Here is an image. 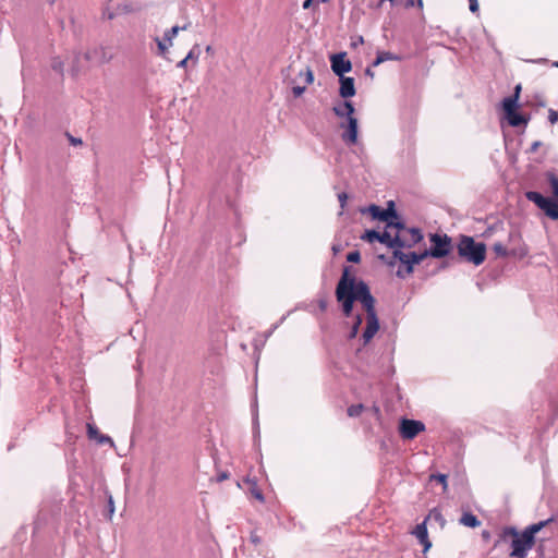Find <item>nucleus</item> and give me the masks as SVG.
<instances>
[{"label": "nucleus", "mask_w": 558, "mask_h": 558, "mask_svg": "<svg viewBox=\"0 0 558 558\" xmlns=\"http://www.w3.org/2000/svg\"><path fill=\"white\" fill-rule=\"evenodd\" d=\"M335 295L340 304L342 315H353L354 303L360 302L366 312V327L362 332L363 345L368 344L380 328L376 311V299L366 281L352 274L351 266H343L342 274L336 286Z\"/></svg>", "instance_id": "1"}, {"label": "nucleus", "mask_w": 558, "mask_h": 558, "mask_svg": "<svg viewBox=\"0 0 558 558\" xmlns=\"http://www.w3.org/2000/svg\"><path fill=\"white\" fill-rule=\"evenodd\" d=\"M554 521L555 518L550 517L527 525L523 531H519L513 525L504 526L498 534L495 546L500 543H508L511 548L509 557L525 558L535 545L536 534Z\"/></svg>", "instance_id": "2"}, {"label": "nucleus", "mask_w": 558, "mask_h": 558, "mask_svg": "<svg viewBox=\"0 0 558 558\" xmlns=\"http://www.w3.org/2000/svg\"><path fill=\"white\" fill-rule=\"evenodd\" d=\"M459 256L474 266H480L486 258V244L477 242L470 235H461L457 245Z\"/></svg>", "instance_id": "3"}, {"label": "nucleus", "mask_w": 558, "mask_h": 558, "mask_svg": "<svg viewBox=\"0 0 558 558\" xmlns=\"http://www.w3.org/2000/svg\"><path fill=\"white\" fill-rule=\"evenodd\" d=\"M403 248L404 247L397 246H393L392 248V258L400 263L396 276L401 279L413 274L414 267L426 258L424 251L404 253L402 251Z\"/></svg>", "instance_id": "4"}, {"label": "nucleus", "mask_w": 558, "mask_h": 558, "mask_svg": "<svg viewBox=\"0 0 558 558\" xmlns=\"http://www.w3.org/2000/svg\"><path fill=\"white\" fill-rule=\"evenodd\" d=\"M429 247L424 250L425 256L437 259L450 255L453 250L452 239L446 233H429Z\"/></svg>", "instance_id": "5"}, {"label": "nucleus", "mask_w": 558, "mask_h": 558, "mask_svg": "<svg viewBox=\"0 0 558 558\" xmlns=\"http://www.w3.org/2000/svg\"><path fill=\"white\" fill-rule=\"evenodd\" d=\"M525 197L532 202L550 220H558V198L551 199L538 191H526Z\"/></svg>", "instance_id": "6"}, {"label": "nucleus", "mask_w": 558, "mask_h": 558, "mask_svg": "<svg viewBox=\"0 0 558 558\" xmlns=\"http://www.w3.org/2000/svg\"><path fill=\"white\" fill-rule=\"evenodd\" d=\"M58 513L53 510L41 507L34 520L33 536L39 537L41 533L56 530Z\"/></svg>", "instance_id": "7"}, {"label": "nucleus", "mask_w": 558, "mask_h": 558, "mask_svg": "<svg viewBox=\"0 0 558 558\" xmlns=\"http://www.w3.org/2000/svg\"><path fill=\"white\" fill-rule=\"evenodd\" d=\"M361 239L368 243L378 242L390 250H392L393 246L399 244V238L392 235L391 231H388L385 228L383 232H379L376 229H366L364 233L361 235Z\"/></svg>", "instance_id": "8"}, {"label": "nucleus", "mask_w": 558, "mask_h": 558, "mask_svg": "<svg viewBox=\"0 0 558 558\" xmlns=\"http://www.w3.org/2000/svg\"><path fill=\"white\" fill-rule=\"evenodd\" d=\"M339 128L342 130L341 140L348 147L359 145L360 126L357 118H350L340 122Z\"/></svg>", "instance_id": "9"}, {"label": "nucleus", "mask_w": 558, "mask_h": 558, "mask_svg": "<svg viewBox=\"0 0 558 558\" xmlns=\"http://www.w3.org/2000/svg\"><path fill=\"white\" fill-rule=\"evenodd\" d=\"M386 214L388 215L386 216L385 229L388 231L396 230L395 234L404 232V230L407 229L405 221L402 218V216L398 213L396 208V203L393 201L387 202Z\"/></svg>", "instance_id": "10"}, {"label": "nucleus", "mask_w": 558, "mask_h": 558, "mask_svg": "<svg viewBox=\"0 0 558 558\" xmlns=\"http://www.w3.org/2000/svg\"><path fill=\"white\" fill-rule=\"evenodd\" d=\"M425 430V424L422 421L402 417L399 423L400 436L405 440L414 439L420 433Z\"/></svg>", "instance_id": "11"}, {"label": "nucleus", "mask_w": 558, "mask_h": 558, "mask_svg": "<svg viewBox=\"0 0 558 558\" xmlns=\"http://www.w3.org/2000/svg\"><path fill=\"white\" fill-rule=\"evenodd\" d=\"M331 71L335 75L343 76L352 71V62L348 59L347 52L332 53L329 57Z\"/></svg>", "instance_id": "12"}, {"label": "nucleus", "mask_w": 558, "mask_h": 558, "mask_svg": "<svg viewBox=\"0 0 558 558\" xmlns=\"http://www.w3.org/2000/svg\"><path fill=\"white\" fill-rule=\"evenodd\" d=\"M395 236L399 238V244L396 246L407 248H411L424 239L422 230L416 227H407L404 232L395 234Z\"/></svg>", "instance_id": "13"}, {"label": "nucleus", "mask_w": 558, "mask_h": 558, "mask_svg": "<svg viewBox=\"0 0 558 558\" xmlns=\"http://www.w3.org/2000/svg\"><path fill=\"white\" fill-rule=\"evenodd\" d=\"M332 111L335 116L338 118L349 120L350 118H356L355 114V107L353 101L350 99H343V101L338 102L333 106Z\"/></svg>", "instance_id": "14"}, {"label": "nucleus", "mask_w": 558, "mask_h": 558, "mask_svg": "<svg viewBox=\"0 0 558 558\" xmlns=\"http://www.w3.org/2000/svg\"><path fill=\"white\" fill-rule=\"evenodd\" d=\"M339 96L342 99H350L356 94L355 81L351 76H339Z\"/></svg>", "instance_id": "15"}, {"label": "nucleus", "mask_w": 558, "mask_h": 558, "mask_svg": "<svg viewBox=\"0 0 558 558\" xmlns=\"http://www.w3.org/2000/svg\"><path fill=\"white\" fill-rule=\"evenodd\" d=\"M412 534L417 538L418 543L423 546V553H426L432 547V542L428 538L427 522L424 520L416 524Z\"/></svg>", "instance_id": "16"}, {"label": "nucleus", "mask_w": 558, "mask_h": 558, "mask_svg": "<svg viewBox=\"0 0 558 558\" xmlns=\"http://www.w3.org/2000/svg\"><path fill=\"white\" fill-rule=\"evenodd\" d=\"M84 59L88 62H97V63H106L111 57H107L102 47H95L93 49L87 50L83 54Z\"/></svg>", "instance_id": "17"}, {"label": "nucleus", "mask_w": 558, "mask_h": 558, "mask_svg": "<svg viewBox=\"0 0 558 558\" xmlns=\"http://www.w3.org/2000/svg\"><path fill=\"white\" fill-rule=\"evenodd\" d=\"M362 214L367 213L373 220H377L379 222H386L387 207L383 208L379 205L371 204L366 208L361 209Z\"/></svg>", "instance_id": "18"}, {"label": "nucleus", "mask_w": 558, "mask_h": 558, "mask_svg": "<svg viewBox=\"0 0 558 558\" xmlns=\"http://www.w3.org/2000/svg\"><path fill=\"white\" fill-rule=\"evenodd\" d=\"M509 125L513 128H519L521 125H526L530 121V116H525L521 112L513 111L505 116Z\"/></svg>", "instance_id": "19"}, {"label": "nucleus", "mask_w": 558, "mask_h": 558, "mask_svg": "<svg viewBox=\"0 0 558 558\" xmlns=\"http://www.w3.org/2000/svg\"><path fill=\"white\" fill-rule=\"evenodd\" d=\"M424 521L429 523L430 525L437 524L440 529H444V526L446 525V519L444 518L440 509L437 507L429 510Z\"/></svg>", "instance_id": "20"}, {"label": "nucleus", "mask_w": 558, "mask_h": 558, "mask_svg": "<svg viewBox=\"0 0 558 558\" xmlns=\"http://www.w3.org/2000/svg\"><path fill=\"white\" fill-rule=\"evenodd\" d=\"M459 523L464 526L475 529L478 527L482 522L473 512L464 511L459 519Z\"/></svg>", "instance_id": "21"}, {"label": "nucleus", "mask_w": 558, "mask_h": 558, "mask_svg": "<svg viewBox=\"0 0 558 558\" xmlns=\"http://www.w3.org/2000/svg\"><path fill=\"white\" fill-rule=\"evenodd\" d=\"M501 107L505 116L517 111L520 107L519 99H517V96H507L501 100Z\"/></svg>", "instance_id": "22"}, {"label": "nucleus", "mask_w": 558, "mask_h": 558, "mask_svg": "<svg viewBox=\"0 0 558 558\" xmlns=\"http://www.w3.org/2000/svg\"><path fill=\"white\" fill-rule=\"evenodd\" d=\"M546 181L549 185L550 192H551V199L558 198V174H556L554 171H546L545 172Z\"/></svg>", "instance_id": "23"}, {"label": "nucleus", "mask_w": 558, "mask_h": 558, "mask_svg": "<svg viewBox=\"0 0 558 558\" xmlns=\"http://www.w3.org/2000/svg\"><path fill=\"white\" fill-rule=\"evenodd\" d=\"M401 59H402L401 56L395 54V53H392L390 51H385V50L384 51H377L376 57H375V59L372 62V66H378L379 64H381L385 61L401 60Z\"/></svg>", "instance_id": "24"}, {"label": "nucleus", "mask_w": 558, "mask_h": 558, "mask_svg": "<svg viewBox=\"0 0 558 558\" xmlns=\"http://www.w3.org/2000/svg\"><path fill=\"white\" fill-rule=\"evenodd\" d=\"M351 317H353V323H352L351 329L348 333L349 340H352L357 336L361 325L363 323V316L359 313L355 315H352Z\"/></svg>", "instance_id": "25"}, {"label": "nucleus", "mask_w": 558, "mask_h": 558, "mask_svg": "<svg viewBox=\"0 0 558 558\" xmlns=\"http://www.w3.org/2000/svg\"><path fill=\"white\" fill-rule=\"evenodd\" d=\"M246 482L250 484V492L251 494L260 502H264L265 497L262 490L257 486V482L254 478H246Z\"/></svg>", "instance_id": "26"}, {"label": "nucleus", "mask_w": 558, "mask_h": 558, "mask_svg": "<svg viewBox=\"0 0 558 558\" xmlns=\"http://www.w3.org/2000/svg\"><path fill=\"white\" fill-rule=\"evenodd\" d=\"M429 482H437L441 485L442 492L448 488V475L445 473H433L429 475Z\"/></svg>", "instance_id": "27"}, {"label": "nucleus", "mask_w": 558, "mask_h": 558, "mask_svg": "<svg viewBox=\"0 0 558 558\" xmlns=\"http://www.w3.org/2000/svg\"><path fill=\"white\" fill-rule=\"evenodd\" d=\"M256 401L252 404V425H253V434L254 438L259 437V421L258 413L256 409Z\"/></svg>", "instance_id": "28"}, {"label": "nucleus", "mask_w": 558, "mask_h": 558, "mask_svg": "<svg viewBox=\"0 0 558 558\" xmlns=\"http://www.w3.org/2000/svg\"><path fill=\"white\" fill-rule=\"evenodd\" d=\"M186 26L180 27L178 25L172 26L171 28L167 29L163 34V39L168 41L169 46L172 45V40L177 35L179 34L180 29H185Z\"/></svg>", "instance_id": "29"}, {"label": "nucleus", "mask_w": 558, "mask_h": 558, "mask_svg": "<svg viewBox=\"0 0 558 558\" xmlns=\"http://www.w3.org/2000/svg\"><path fill=\"white\" fill-rule=\"evenodd\" d=\"M365 409L364 404L363 403H356V404H351L348 409H347V413L350 417H356L359 416L362 411Z\"/></svg>", "instance_id": "30"}, {"label": "nucleus", "mask_w": 558, "mask_h": 558, "mask_svg": "<svg viewBox=\"0 0 558 558\" xmlns=\"http://www.w3.org/2000/svg\"><path fill=\"white\" fill-rule=\"evenodd\" d=\"M493 251L495 252L496 255L498 256H501V257H506L508 255H511L512 252H509L506 246L500 243V242H496L494 245H493Z\"/></svg>", "instance_id": "31"}, {"label": "nucleus", "mask_w": 558, "mask_h": 558, "mask_svg": "<svg viewBox=\"0 0 558 558\" xmlns=\"http://www.w3.org/2000/svg\"><path fill=\"white\" fill-rule=\"evenodd\" d=\"M155 41L157 44L158 54L161 57H165L168 51V45L166 44L168 41L165 40L163 38L160 39L159 37H155Z\"/></svg>", "instance_id": "32"}, {"label": "nucleus", "mask_w": 558, "mask_h": 558, "mask_svg": "<svg viewBox=\"0 0 558 558\" xmlns=\"http://www.w3.org/2000/svg\"><path fill=\"white\" fill-rule=\"evenodd\" d=\"M63 66H64V63L59 57L52 59L51 68L53 71L63 75Z\"/></svg>", "instance_id": "33"}, {"label": "nucleus", "mask_w": 558, "mask_h": 558, "mask_svg": "<svg viewBox=\"0 0 558 558\" xmlns=\"http://www.w3.org/2000/svg\"><path fill=\"white\" fill-rule=\"evenodd\" d=\"M347 260L349 263L357 264L361 262V253L357 250L351 251L347 254Z\"/></svg>", "instance_id": "34"}, {"label": "nucleus", "mask_w": 558, "mask_h": 558, "mask_svg": "<svg viewBox=\"0 0 558 558\" xmlns=\"http://www.w3.org/2000/svg\"><path fill=\"white\" fill-rule=\"evenodd\" d=\"M87 435L90 439H96L99 437L100 433L95 425L87 424Z\"/></svg>", "instance_id": "35"}, {"label": "nucleus", "mask_w": 558, "mask_h": 558, "mask_svg": "<svg viewBox=\"0 0 558 558\" xmlns=\"http://www.w3.org/2000/svg\"><path fill=\"white\" fill-rule=\"evenodd\" d=\"M114 513V501H113V498L111 495H108V500H107V517L109 519H111V517L113 515Z\"/></svg>", "instance_id": "36"}, {"label": "nucleus", "mask_w": 558, "mask_h": 558, "mask_svg": "<svg viewBox=\"0 0 558 558\" xmlns=\"http://www.w3.org/2000/svg\"><path fill=\"white\" fill-rule=\"evenodd\" d=\"M97 442L100 444V445L108 444L110 447L114 446V442H113L112 438L110 436L104 435V434L99 435V437L97 438Z\"/></svg>", "instance_id": "37"}, {"label": "nucleus", "mask_w": 558, "mask_h": 558, "mask_svg": "<svg viewBox=\"0 0 558 558\" xmlns=\"http://www.w3.org/2000/svg\"><path fill=\"white\" fill-rule=\"evenodd\" d=\"M187 60H197L199 57L198 46L195 45L185 56Z\"/></svg>", "instance_id": "38"}, {"label": "nucleus", "mask_w": 558, "mask_h": 558, "mask_svg": "<svg viewBox=\"0 0 558 558\" xmlns=\"http://www.w3.org/2000/svg\"><path fill=\"white\" fill-rule=\"evenodd\" d=\"M304 75H305V84L306 85L313 84L315 77H314V72L312 71V69L310 66L306 68Z\"/></svg>", "instance_id": "39"}, {"label": "nucleus", "mask_w": 558, "mask_h": 558, "mask_svg": "<svg viewBox=\"0 0 558 558\" xmlns=\"http://www.w3.org/2000/svg\"><path fill=\"white\" fill-rule=\"evenodd\" d=\"M305 90H306V86H300V85L293 86L292 87L293 97L294 98L301 97L304 94Z\"/></svg>", "instance_id": "40"}, {"label": "nucleus", "mask_w": 558, "mask_h": 558, "mask_svg": "<svg viewBox=\"0 0 558 558\" xmlns=\"http://www.w3.org/2000/svg\"><path fill=\"white\" fill-rule=\"evenodd\" d=\"M65 135H66V137H68V140H69V142H70V144H71V145H73V146H77V145H82V144H83L82 138H80V137H75V136H73V135H72L71 133H69V132H66V133H65Z\"/></svg>", "instance_id": "41"}, {"label": "nucleus", "mask_w": 558, "mask_h": 558, "mask_svg": "<svg viewBox=\"0 0 558 558\" xmlns=\"http://www.w3.org/2000/svg\"><path fill=\"white\" fill-rule=\"evenodd\" d=\"M548 121L551 124H556L558 122V111H556L554 109H549L548 110Z\"/></svg>", "instance_id": "42"}, {"label": "nucleus", "mask_w": 558, "mask_h": 558, "mask_svg": "<svg viewBox=\"0 0 558 558\" xmlns=\"http://www.w3.org/2000/svg\"><path fill=\"white\" fill-rule=\"evenodd\" d=\"M26 534H27L26 529L25 527H21L16 532L14 538H15L16 542H23L26 538Z\"/></svg>", "instance_id": "43"}, {"label": "nucleus", "mask_w": 558, "mask_h": 558, "mask_svg": "<svg viewBox=\"0 0 558 558\" xmlns=\"http://www.w3.org/2000/svg\"><path fill=\"white\" fill-rule=\"evenodd\" d=\"M338 201L340 203L341 209H344L347 201H348V194L345 192H341L338 194Z\"/></svg>", "instance_id": "44"}, {"label": "nucleus", "mask_w": 558, "mask_h": 558, "mask_svg": "<svg viewBox=\"0 0 558 558\" xmlns=\"http://www.w3.org/2000/svg\"><path fill=\"white\" fill-rule=\"evenodd\" d=\"M250 541L255 546L259 545L262 543V538L257 535L256 531H252L250 535Z\"/></svg>", "instance_id": "45"}, {"label": "nucleus", "mask_w": 558, "mask_h": 558, "mask_svg": "<svg viewBox=\"0 0 558 558\" xmlns=\"http://www.w3.org/2000/svg\"><path fill=\"white\" fill-rule=\"evenodd\" d=\"M80 56H81V53H80V52L75 53V57H74V64H73L72 70H71V71H72V75H73V76L77 75V73H78V71H80V70H78V66H77V63H78V61H80Z\"/></svg>", "instance_id": "46"}, {"label": "nucleus", "mask_w": 558, "mask_h": 558, "mask_svg": "<svg viewBox=\"0 0 558 558\" xmlns=\"http://www.w3.org/2000/svg\"><path fill=\"white\" fill-rule=\"evenodd\" d=\"M469 1V9L472 13H476L480 10L478 1L477 0H468Z\"/></svg>", "instance_id": "47"}, {"label": "nucleus", "mask_w": 558, "mask_h": 558, "mask_svg": "<svg viewBox=\"0 0 558 558\" xmlns=\"http://www.w3.org/2000/svg\"><path fill=\"white\" fill-rule=\"evenodd\" d=\"M286 319V315H283L278 323H276L275 325H272V327L269 329V331L267 332V336H270L275 329H277L282 323L283 320Z\"/></svg>", "instance_id": "48"}, {"label": "nucleus", "mask_w": 558, "mask_h": 558, "mask_svg": "<svg viewBox=\"0 0 558 558\" xmlns=\"http://www.w3.org/2000/svg\"><path fill=\"white\" fill-rule=\"evenodd\" d=\"M327 306H328V302L326 299H320L318 301V307L322 312H325L327 310Z\"/></svg>", "instance_id": "49"}, {"label": "nucleus", "mask_w": 558, "mask_h": 558, "mask_svg": "<svg viewBox=\"0 0 558 558\" xmlns=\"http://www.w3.org/2000/svg\"><path fill=\"white\" fill-rule=\"evenodd\" d=\"M541 145H542L541 141L533 142L531 147H530V151L531 153H535L539 148Z\"/></svg>", "instance_id": "50"}, {"label": "nucleus", "mask_w": 558, "mask_h": 558, "mask_svg": "<svg viewBox=\"0 0 558 558\" xmlns=\"http://www.w3.org/2000/svg\"><path fill=\"white\" fill-rule=\"evenodd\" d=\"M520 93H521V84H518L514 87L513 93L510 96H517V99H519L520 98Z\"/></svg>", "instance_id": "51"}, {"label": "nucleus", "mask_w": 558, "mask_h": 558, "mask_svg": "<svg viewBox=\"0 0 558 558\" xmlns=\"http://www.w3.org/2000/svg\"><path fill=\"white\" fill-rule=\"evenodd\" d=\"M187 61H189V60L186 59V57H185V58H183L181 61H179V62L177 63V68H180V69H184V68H186Z\"/></svg>", "instance_id": "52"}, {"label": "nucleus", "mask_w": 558, "mask_h": 558, "mask_svg": "<svg viewBox=\"0 0 558 558\" xmlns=\"http://www.w3.org/2000/svg\"><path fill=\"white\" fill-rule=\"evenodd\" d=\"M372 411L376 416H380V408L376 403L373 404Z\"/></svg>", "instance_id": "53"}, {"label": "nucleus", "mask_w": 558, "mask_h": 558, "mask_svg": "<svg viewBox=\"0 0 558 558\" xmlns=\"http://www.w3.org/2000/svg\"><path fill=\"white\" fill-rule=\"evenodd\" d=\"M312 3H313V0H304L303 3H302V8L304 10H307L312 7Z\"/></svg>", "instance_id": "54"}, {"label": "nucleus", "mask_w": 558, "mask_h": 558, "mask_svg": "<svg viewBox=\"0 0 558 558\" xmlns=\"http://www.w3.org/2000/svg\"><path fill=\"white\" fill-rule=\"evenodd\" d=\"M414 5H415V0H407L405 3H404V7L407 9L412 8Z\"/></svg>", "instance_id": "55"}, {"label": "nucleus", "mask_w": 558, "mask_h": 558, "mask_svg": "<svg viewBox=\"0 0 558 558\" xmlns=\"http://www.w3.org/2000/svg\"><path fill=\"white\" fill-rule=\"evenodd\" d=\"M482 537H483L484 539H489V537H490V533H489L488 531H483V532H482Z\"/></svg>", "instance_id": "56"}, {"label": "nucleus", "mask_w": 558, "mask_h": 558, "mask_svg": "<svg viewBox=\"0 0 558 558\" xmlns=\"http://www.w3.org/2000/svg\"><path fill=\"white\" fill-rule=\"evenodd\" d=\"M331 250H332L333 254L336 255L340 251V245L333 244Z\"/></svg>", "instance_id": "57"}, {"label": "nucleus", "mask_w": 558, "mask_h": 558, "mask_svg": "<svg viewBox=\"0 0 558 558\" xmlns=\"http://www.w3.org/2000/svg\"><path fill=\"white\" fill-rule=\"evenodd\" d=\"M258 554L263 555L265 558H274V555H269V551H267V553L259 551Z\"/></svg>", "instance_id": "58"}, {"label": "nucleus", "mask_w": 558, "mask_h": 558, "mask_svg": "<svg viewBox=\"0 0 558 558\" xmlns=\"http://www.w3.org/2000/svg\"><path fill=\"white\" fill-rule=\"evenodd\" d=\"M227 477H228V474H227V473H222V474H220V475H219L218 480H219V481H223V480H226Z\"/></svg>", "instance_id": "59"}, {"label": "nucleus", "mask_w": 558, "mask_h": 558, "mask_svg": "<svg viewBox=\"0 0 558 558\" xmlns=\"http://www.w3.org/2000/svg\"><path fill=\"white\" fill-rule=\"evenodd\" d=\"M415 3L420 9H423V0H416Z\"/></svg>", "instance_id": "60"}, {"label": "nucleus", "mask_w": 558, "mask_h": 558, "mask_svg": "<svg viewBox=\"0 0 558 558\" xmlns=\"http://www.w3.org/2000/svg\"><path fill=\"white\" fill-rule=\"evenodd\" d=\"M365 74H366V75H371V76H373V75H374V74H373V72H372V70H371L369 68H367V69L365 70Z\"/></svg>", "instance_id": "61"}, {"label": "nucleus", "mask_w": 558, "mask_h": 558, "mask_svg": "<svg viewBox=\"0 0 558 558\" xmlns=\"http://www.w3.org/2000/svg\"><path fill=\"white\" fill-rule=\"evenodd\" d=\"M447 266H448V263H447V262H444V263L440 265L439 269H444V268H446Z\"/></svg>", "instance_id": "62"}, {"label": "nucleus", "mask_w": 558, "mask_h": 558, "mask_svg": "<svg viewBox=\"0 0 558 558\" xmlns=\"http://www.w3.org/2000/svg\"><path fill=\"white\" fill-rule=\"evenodd\" d=\"M389 373H390V375H392L395 373V367L393 366H389Z\"/></svg>", "instance_id": "63"}, {"label": "nucleus", "mask_w": 558, "mask_h": 558, "mask_svg": "<svg viewBox=\"0 0 558 558\" xmlns=\"http://www.w3.org/2000/svg\"><path fill=\"white\" fill-rule=\"evenodd\" d=\"M378 258L381 259V260H386V255L381 254V255L378 256Z\"/></svg>", "instance_id": "64"}]
</instances>
